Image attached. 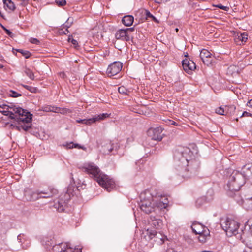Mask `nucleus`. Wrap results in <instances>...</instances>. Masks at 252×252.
Here are the masks:
<instances>
[{
	"mask_svg": "<svg viewBox=\"0 0 252 252\" xmlns=\"http://www.w3.org/2000/svg\"><path fill=\"white\" fill-rule=\"evenodd\" d=\"M189 148L180 147L174 153L176 169L179 176L188 179L198 175L200 163Z\"/></svg>",
	"mask_w": 252,
	"mask_h": 252,
	"instance_id": "nucleus-1",
	"label": "nucleus"
},
{
	"mask_svg": "<svg viewBox=\"0 0 252 252\" xmlns=\"http://www.w3.org/2000/svg\"><path fill=\"white\" fill-rule=\"evenodd\" d=\"M82 169L108 192L111 191L115 187L114 181L110 179L107 175L103 174L94 163L85 164L82 166Z\"/></svg>",
	"mask_w": 252,
	"mask_h": 252,
	"instance_id": "nucleus-2",
	"label": "nucleus"
},
{
	"mask_svg": "<svg viewBox=\"0 0 252 252\" xmlns=\"http://www.w3.org/2000/svg\"><path fill=\"white\" fill-rule=\"evenodd\" d=\"M159 196V195L156 193L155 189H151L141 193L140 196L141 199L139 204L140 209L146 214H149L155 211L154 198H156Z\"/></svg>",
	"mask_w": 252,
	"mask_h": 252,
	"instance_id": "nucleus-3",
	"label": "nucleus"
},
{
	"mask_svg": "<svg viewBox=\"0 0 252 252\" xmlns=\"http://www.w3.org/2000/svg\"><path fill=\"white\" fill-rule=\"evenodd\" d=\"M0 112L4 115L9 116L11 119H18L27 122L31 119V118H28L25 115L24 109L20 107H17L13 105L10 106L6 104L0 105Z\"/></svg>",
	"mask_w": 252,
	"mask_h": 252,
	"instance_id": "nucleus-4",
	"label": "nucleus"
},
{
	"mask_svg": "<svg viewBox=\"0 0 252 252\" xmlns=\"http://www.w3.org/2000/svg\"><path fill=\"white\" fill-rule=\"evenodd\" d=\"M245 183V176L241 173L234 170L228 178L227 189L231 192H238Z\"/></svg>",
	"mask_w": 252,
	"mask_h": 252,
	"instance_id": "nucleus-5",
	"label": "nucleus"
},
{
	"mask_svg": "<svg viewBox=\"0 0 252 252\" xmlns=\"http://www.w3.org/2000/svg\"><path fill=\"white\" fill-rule=\"evenodd\" d=\"M220 224L228 236L231 237L238 234L239 224L234 220L229 218L222 219Z\"/></svg>",
	"mask_w": 252,
	"mask_h": 252,
	"instance_id": "nucleus-6",
	"label": "nucleus"
},
{
	"mask_svg": "<svg viewBox=\"0 0 252 252\" xmlns=\"http://www.w3.org/2000/svg\"><path fill=\"white\" fill-rule=\"evenodd\" d=\"M43 244L45 245L47 248H50L52 247V250L53 252H62L64 249L67 248V243H61L59 244L53 245L54 244V240L50 239V241L49 238H46L43 240Z\"/></svg>",
	"mask_w": 252,
	"mask_h": 252,
	"instance_id": "nucleus-7",
	"label": "nucleus"
},
{
	"mask_svg": "<svg viewBox=\"0 0 252 252\" xmlns=\"http://www.w3.org/2000/svg\"><path fill=\"white\" fill-rule=\"evenodd\" d=\"M25 115H26V116H27L28 118H31V119L27 122L25 121H23L20 119L18 120V119H14L18 122L19 125H20L18 126H16L15 127L16 129L18 130V131H20L21 129H22L24 131H27L32 127L31 122L32 121V114L25 110Z\"/></svg>",
	"mask_w": 252,
	"mask_h": 252,
	"instance_id": "nucleus-8",
	"label": "nucleus"
},
{
	"mask_svg": "<svg viewBox=\"0 0 252 252\" xmlns=\"http://www.w3.org/2000/svg\"><path fill=\"white\" fill-rule=\"evenodd\" d=\"M122 63L120 62H114L109 65L106 73L109 76H113L120 72L122 68Z\"/></svg>",
	"mask_w": 252,
	"mask_h": 252,
	"instance_id": "nucleus-9",
	"label": "nucleus"
},
{
	"mask_svg": "<svg viewBox=\"0 0 252 252\" xmlns=\"http://www.w3.org/2000/svg\"><path fill=\"white\" fill-rule=\"evenodd\" d=\"M109 116V114L107 113H102L100 115H95L94 117L88 119H80L77 120L78 123H81L86 125H91L93 123H95L96 122L108 118Z\"/></svg>",
	"mask_w": 252,
	"mask_h": 252,
	"instance_id": "nucleus-10",
	"label": "nucleus"
},
{
	"mask_svg": "<svg viewBox=\"0 0 252 252\" xmlns=\"http://www.w3.org/2000/svg\"><path fill=\"white\" fill-rule=\"evenodd\" d=\"M239 196L235 194V199L239 204L242 205L247 210H252V196L248 195L245 199H239Z\"/></svg>",
	"mask_w": 252,
	"mask_h": 252,
	"instance_id": "nucleus-11",
	"label": "nucleus"
},
{
	"mask_svg": "<svg viewBox=\"0 0 252 252\" xmlns=\"http://www.w3.org/2000/svg\"><path fill=\"white\" fill-rule=\"evenodd\" d=\"M163 129L161 127H157L155 128H150L148 133L152 137V139L161 141L163 138Z\"/></svg>",
	"mask_w": 252,
	"mask_h": 252,
	"instance_id": "nucleus-12",
	"label": "nucleus"
},
{
	"mask_svg": "<svg viewBox=\"0 0 252 252\" xmlns=\"http://www.w3.org/2000/svg\"><path fill=\"white\" fill-rule=\"evenodd\" d=\"M193 232L196 234H203L204 235H209L210 232L207 227L199 223H193L191 226Z\"/></svg>",
	"mask_w": 252,
	"mask_h": 252,
	"instance_id": "nucleus-13",
	"label": "nucleus"
},
{
	"mask_svg": "<svg viewBox=\"0 0 252 252\" xmlns=\"http://www.w3.org/2000/svg\"><path fill=\"white\" fill-rule=\"evenodd\" d=\"M24 197L28 201H34L39 198H41L39 191L35 192L30 189H27L25 190Z\"/></svg>",
	"mask_w": 252,
	"mask_h": 252,
	"instance_id": "nucleus-14",
	"label": "nucleus"
},
{
	"mask_svg": "<svg viewBox=\"0 0 252 252\" xmlns=\"http://www.w3.org/2000/svg\"><path fill=\"white\" fill-rule=\"evenodd\" d=\"M156 193L157 192L156 191ZM158 195H159V197H158L157 198L154 199V203H155V208L156 207L159 209L165 208L168 205V199L166 197H162L161 194L157 192Z\"/></svg>",
	"mask_w": 252,
	"mask_h": 252,
	"instance_id": "nucleus-15",
	"label": "nucleus"
},
{
	"mask_svg": "<svg viewBox=\"0 0 252 252\" xmlns=\"http://www.w3.org/2000/svg\"><path fill=\"white\" fill-rule=\"evenodd\" d=\"M182 66L184 71L188 74L192 73V71L196 68V65L194 62L188 59H185L183 60Z\"/></svg>",
	"mask_w": 252,
	"mask_h": 252,
	"instance_id": "nucleus-16",
	"label": "nucleus"
},
{
	"mask_svg": "<svg viewBox=\"0 0 252 252\" xmlns=\"http://www.w3.org/2000/svg\"><path fill=\"white\" fill-rule=\"evenodd\" d=\"M58 193V190L53 187H49L47 189H44L39 191L40 198H48L53 197L57 195Z\"/></svg>",
	"mask_w": 252,
	"mask_h": 252,
	"instance_id": "nucleus-17",
	"label": "nucleus"
},
{
	"mask_svg": "<svg viewBox=\"0 0 252 252\" xmlns=\"http://www.w3.org/2000/svg\"><path fill=\"white\" fill-rule=\"evenodd\" d=\"M115 37L117 39L126 41H128L130 39L129 35L127 33L126 30L125 29L118 30L115 34Z\"/></svg>",
	"mask_w": 252,
	"mask_h": 252,
	"instance_id": "nucleus-18",
	"label": "nucleus"
},
{
	"mask_svg": "<svg viewBox=\"0 0 252 252\" xmlns=\"http://www.w3.org/2000/svg\"><path fill=\"white\" fill-rule=\"evenodd\" d=\"M248 34L244 32L243 33H237L235 35V41L238 44L241 45L246 42L248 39Z\"/></svg>",
	"mask_w": 252,
	"mask_h": 252,
	"instance_id": "nucleus-19",
	"label": "nucleus"
},
{
	"mask_svg": "<svg viewBox=\"0 0 252 252\" xmlns=\"http://www.w3.org/2000/svg\"><path fill=\"white\" fill-rule=\"evenodd\" d=\"M241 239L247 247L250 249L252 248V233H248L246 235L243 234Z\"/></svg>",
	"mask_w": 252,
	"mask_h": 252,
	"instance_id": "nucleus-20",
	"label": "nucleus"
},
{
	"mask_svg": "<svg viewBox=\"0 0 252 252\" xmlns=\"http://www.w3.org/2000/svg\"><path fill=\"white\" fill-rule=\"evenodd\" d=\"M151 220L149 221V223L153 227L158 229L161 226L162 224L161 220L156 219L154 217H151Z\"/></svg>",
	"mask_w": 252,
	"mask_h": 252,
	"instance_id": "nucleus-21",
	"label": "nucleus"
},
{
	"mask_svg": "<svg viewBox=\"0 0 252 252\" xmlns=\"http://www.w3.org/2000/svg\"><path fill=\"white\" fill-rule=\"evenodd\" d=\"M134 18L131 15L125 16L122 20V23L126 26H130L133 23Z\"/></svg>",
	"mask_w": 252,
	"mask_h": 252,
	"instance_id": "nucleus-22",
	"label": "nucleus"
},
{
	"mask_svg": "<svg viewBox=\"0 0 252 252\" xmlns=\"http://www.w3.org/2000/svg\"><path fill=\"white\" fill-rule=\"evenodd\" d=\"M243 169L246 176L252 178V164L245 165Z\"/></svg>",
	"mask_w": 252,
	"mask_h": 252,
	"instance_id": "nucleus-23",
	"label": "nucleus"
},
{
	"mask_svg": "<svg viewBox=\"0 0 252 252\" xmlns=\"http://www.w3.org/2000/svg\"><path fill=\"white\" fill-rule=\"evenodd\" d=\"M42 110L45 112H59L60 109L57 107L51 105L45 106L42 107Z\"/></svg>",
	"mask_w": 252,
	"mask_h": 252,
	"instance_id": "nucleus-24",
	"label": "nucleus"
},
{
	"mask_svg": "<svg viewBox=\"0 0 252 252\" xmlns=\"http://www.w3.org/2000/svg\"><path fill=\"white\" fill-rule=\"evenodd\" d=\"M211 56L212 54L206 49L202 50L200 53V57L202 60H205L207 58L211 57Z\"/></svg>",
	"mask_w": 252,
	"mask_h": 252,
	"instance_id": "nucleus-25",
	"label": "nucleus"
},
{
	"mask_svg": "<svg viewBox=\"0 0 252 252\" xmlns=\"http://www.w3.org/2000/svg\"><path fill=\"white\" fill-rule=\"evenodd\" d=\"M4 4L6 5L8 9L11 11H14L16 9L14 3L11 1V0H3Z\"/></svg>",
	"mask_w": 252,
	"mask_h": 252,
	"instance_id": "nucleus-26",
	"label": "nucleus"
},
{
	"mask_svg": "<svg viewBox=\"0 0 252 252\" xmlns=\"http://www.w3.org/2000/svg\"><path fill=\"white\" fill-rule=\"evenodd\" d=\"M154 241L158 243L162 244L164 243L165 237L163 236L161 233H158V234L155 236Z\"/></svg>",
	"mask_w": 252,
	"mask_h": 252,
	"instance_id": "nucleus-27",
	"label": "nucleus"
},
{
	"mask_svg": "<svg viewBox=\"0 0 252 252\" xmlns=\"http://www.w3.org/2000/svg\"><path fill=\"white\" fill-rule=\"evenodd\" d=\"M65 204L64 202L58 201L57 203L54 204L55 208L59 212H62L64 211Z\"/></svg>",
	"mask_w": 252,
	"mask_h": 252,
	"instance_id": "nucleus-28",
	"label": "nucleus"
},
{
	"mask_svg": "<svg viewBox=\"0 0 252 252\" xmlns=\"http://www.w3.org/2000/svg\"><path fill=\"white\" fill-rule=\"evenodd\" d=\"M146 234L150 239H153L158 234V232L155 229L148 228L146 230Z\"/></svg>",
	"mask_w": 252,
	"mask_h": 252,
	"instance_id": "nucleus-29",
	"label": "nucleus"
},
{
	"mask_svg": "<svg viewBox=\"0 0 252 252\" xmlns=\"http://www.w3.org/2000/svg\"><path fill=\"white\" fill-rule=\"evenodd\" d=\"M24 73L26 75L29 77L32 80H34V75L33 72L29 68H26L24 70Z\"/></svg>",
	"mask_w": 252,
	"mask_h": 252,
	"instance_id": "nucleus-30",
	"label": "nucleus"
},
{
	"mask_svg": "<svg viewBox=\"0 0 252 252\" xmlns=\"http://www.w3.org/2000/svg\"><path fill=\"white\" fill-rule=\"evenodd\" d=\"M118 90L120 94L125 95H129V93H130V91L123 86L119 87Z\"/></svg>",
	"mask_w": 252,
	"mask_h": 252,
	"instance_id": "nucleus-31",
	"label": "nucleus"
},
{
	"mask_svg": "<svg viewBox=\"0 0 252 252\" xmlns=\"http://www.w3.org/2000/svg\"><path fill=\"white\" fill-rule=\"evenodd\" d=\"M226 108V115L230 114L231 115L234 113L235 110L236 109V107L234 105H230L228 106H225Z\"/></svg>",
	"mask_w": 252,
	"mask_h": 252,
	"instance_id": "nucleus-32",
	"label": "nucleus"
},
{
	"mask_svg": "<svg viewBox=\"0 0 252 252\" xmlns=\"http://www.w3.org/2000/svg\"><path fill=\"white\" fill-rule=\"evenodd\" d=\"M69 27V26L68 25H63V27L62 29L59 30V33L60 34H67L69 32L68 30V28Z\"/></svg>",
	"mask_w": 252,
	"mask_h": 252,
	"instance_id": "nucleus-33",
	"label": "nucleus"
},
{
	"mask_svg": "<svg viewBox=\"0 0 252 252\" xmlns=\"http://www.w3.org/2000/svg\"><path fill=\"white\" fill-rule=\"evenodd\" d=\"M216 113L221 115H226V108L225 109L222 107H220L216 109Z\"/></svg>",
	"mask_w": 252,
	"mask_h": 252,
	"instance_id": "nucleus-34",
	"label": "nucleus"
},
{
	"mask_svg": "<svg viewBox=\"0 0 252 252\" xmlns=\"http://www.w3.org/2000/svg\"><path fill=\"white\" fill-rule=\"evenodd\" d=\"M202 61H203V63L205 64H206L207 66L212 65L213 64L212 56H211V57L207 58V59H205V60H203Z\"/></svg>",
	"mask_w": 252,
	"mask_h": 252,
	"instance_id": "nucleus-35",
	"label": "nucleus"
},
{
	"mask_svg": "<svg viewBox=\"0 0 252 252\" xmlns=\"http://www.w3.org/2000/svg\"><path fill=\"white\" fill-rule=\"evenodd\" d=\"M205 202V199L204 197H200L197 199L196 201V205L197 207H200L202 204Z\"/></svg>",
	"mask_w": 252,
	"mask_h": 252,
	"instance_id": "nucleus-36",
	"label": "nucleus"
},
{
	"mask_svg": "<svg viewBox=\"0 0 252 252\" xmlns=\"http://www.w3.org/2000/svg\"><path fill=\"white\" fill-rule=\"evenodd\" d=\"M17 51L18 52L21 53L23 56L25 57L26 58H28L31 56V53L27 51H25L22 49H18Z\"/></svg>",
	"mask_w": 252,
	"mask_h": 252,
	"instance_id": "nucleus-37",
	"label": "nucleus"
},
{
	"mask_svg": "<svg viewBox=\"0 0 252 252\" xmlns=\"http://www.w3.org/2000/svg\"><path fill=\"white\" fill-rule=\"evenodd\" d=\"M9 94L11 97H18L19 96H21V94H19V93H18L14 91H13V90L9 91Z\"/></svg>",
	"mask_w": 252,
	"mask_h": 252,
	"instance_id": "nucleus-38",
	"label": "nucleus"
},
{
	"mask_svg": "<svg viewBox=\"0 0 252 252\" xmlns=\"http://www.w3.org/2000/svg\"><path fill=\"white\" fill-rule=\"evenodd\" d=\"M55 3L59 6H63L66 4L65 0H56Z\"/></svg>",
	"mask_w": 252,
	"mask_h": 252,
	"instance_id": "nucleus-39",
	"label": "nucleus"
},
{
	"mask_svg": "<svg viewBox=\"0 0 252 252\" xmlns=\"http://www.w3.org/2000/svg\"><path fill=\"white\" fill-rule=\"evenodd\" d=\"M18 1L19 3L17 5L21 6L22 7H24L29 3V0H18Z\"/></svg>",
	"mask_w": 252,
	"mask_h": 252,
	"instance_id": "nucleus-40",
	"label": "nucleus"
},
{
	"mask_svg": "<svg viewBox=\"0 0 252 252\" xmlns=\"http://www.w3.org/2000/svg\"><path fill=\"white\" fill-rule=\"evenodd\" d=\"M23 87L26 89L27 90L30 91V92L32 93H35V91L36 90V89L34 87H32L28 85H23Z\"/></svg>",
	"mask_w": 252,
	"mask_h": 252,
	"instance_id": "nucleus-41",
	"label": "nucleus"
},
{
	"mask_svg": "<svg viewBox=\"0 0 252 252\" xmlns=\"http://www.w3.org/2000/svg\"><path fill=\"white\" fill-rule=\"evenodd\" d=\"M198 239L199 241L204 243L206 241V237L209 235H204L203 234H199Z\"/></svg>",
	"mask_w": 252,
	"mask_h": 252,
	"instance_id": "nucleus-42",
	"label": "nucleus"
},
{
	"mask_svg": "<svg viewBox=\"0 0 252 252\" xmlns=\"http://www.w3.org/2000/svg\"><path fill=\"white\" fill-rule=\"evenodd\" d=\"M104 149H106V150H104V152H105L107 154H109V153L111 152L113 150V148L109 145H105Z\"/></svg>",
	"mask_w": 252,
	"mask_h": 252,
	"instance_id": "nucleus-43",
	"label": "nucleus"
},
{
	"mask_svg": "<svg viewBox=\"0 0 252 252\" xmlns=\"http://www.w3.org/2000/svg\"><path fill=\"white\" fill-rule=\"evenodd\" d=\"M216 7L222 9L224 11H228L229 10V8L228 6H225L222 5L221 4H219L216 6Z\"/></svg>",
	"mask_w": 252,
	"mask_h": 252,
	"instance_id": "nucleus-44",
	"label": "nucleus"
},
{
	"mask_svg": "<svg viewBox=\"0 0 252 252\" xmlns=\"http://www.w3.org/2000/svg\"><path fill=\"white\" fill-rule=\"evenodd\" d=\"M62 252H75L74 249L71 247L68 244H67V248L64 249Z\"/></svg>",
	"mask_w": 252,
	"mask_h": 252,
	"instance_id": "nucleus-45",
	"label": "nucleus"
},
{
	"mask_svg": "<svg viewBox=\"0 0 252 252\" xmlns=\"http://www.w3.org/2000/svg\"><path fill=\"white\" fill-rule=\"evenodd\" d=\"M1 27H2V29L5 31L6 34L8 35H9L11 37H13V34L12 33V32L10 30L7 29L5 27H4L2 25H1Z\"/></svg>",
	"mask_w": 252,
	"mask_h": 252,
	"instance_id": "nucleus-46",
	"label": "nucleus"
},
{
	"mask_svg": "<svg viewBox=\"0 0 252 252\" xmlns=\"http://www.w3.org/2000/svg\"><path fill=\"white\" fill-rule=\"evenodd\" d=\"M68 40L69 42H71L73 45H76L78 44L77 41L74 39L72 36H69Z\"/></svg>",
	"mask_w": 252,
	"mask_h": 252,
	"instance_id": "nucleus-47",
	"label": "nucleus"
},
{
	"mask_svg": "<svg viewBox=\"0 0 252 252\" xmlns=\"http://www.w3.org/2000/svg\"><path fill=\"white\" fill-rule=\"evenodd\" d=\"M248 224L250 228V232L249 233H252V219L249 220L248 221Z\"/></svg>",
	"mask_w": 252,
	"mask_h": 252,
	"instance_id": "nucleus-48",
	"label": "nucleus"
},
{
	"mask_svg": "<svg viewBox=\"0 0 252 252\" xmlns=\"http://www.w3.org/2000/svg\"><path fill=\"white\" fill-rule=\"evenodd\" d=\"M30 42L32 43L35 44H38L39 43V41L37 39L33 38H31Z\"/></svg>",
	"mask_w": 252,
	"mask_h": 252,
	"instance_id": "nucleus-49",
	"label": "nucleus"
},
{
	"mask_svg": "<svg viewBox=\"0 0 252 252\" xmlns=\"http://www.w3.org/2000/svg\"><path fill=\"white\" fill-rule=\"evenodd\" d=\"M71 187H69L67 190L66 193L65 195H68V196L70 197V195H72L73 196V194H72Z\"/></svg>",
	"mask_w": 252,
	"mask_h": 252,
	"instance_id": "nucleus-50",
	"label": "nucleus"
},
{
	"mask_svg": "<svg viewBox=\"0 0 252 252\" xmlns=\"http://www.w3.org/2000/svg\"><path fill=\"white\" fill-rule=\"evenodd\" d=\"M73 147H75V148L79 147V148H82L81 147L79 146L78 144H75L73 142L70 143L69 144V148H73Z\"/></svg>",
	"mask_w": 252,
	"mask_h": 252,
	"instance_id": "nucleus-51",
	"label": "nucleus"
},
{
	"mask_svg": "<svg viewBox=\"0 0 252 252\" xmlns=\"http://www.w3.org/2000/svg\"><path fill=\"white\" fill-rule=\"evenodd\" d=\"M252 117V114L249 112H247V111H244L241 116V117Z\"/></svg>",
	"mask_w": 252,
	"mask_h": 252,
	"instance_id": "nucleus-52",
	"label": "nucleus"
},
{
	"mask_svg": "<svg viewBox=\"0 0 252 252\" xmlns=\"http://www.w3.org/2000/svg\"><path fill=\"white\" fill-rule=\"evenodd\" d=\"M145 15L147 18H152V16H153L152 14H151V13L148 10L145 11Z\"/></svg>",
	"mask_w": 252,
	"mask_h": 252,
	"instance_id": "nucleus-53",
	"label": "nucleus"
},
{
	"mask_svg": "<svg viewBox=\"0 0 252 252\" xmlns=\"http://www.w3.org/2000/svg\"><path fill=\"white\" fill-rule=\"evenodd\" d=\"M247 106L252 108V99L248 101V102L247 103Z\"/></svg>",
	"mask_w": 252,
	"mask_h": 252,
	"instance_id": "nucleus-54",
	"label": "nucleus"
},
{
	"mask_svg": "<svg viewBox=\"0 0 252 252\" xmlns=\"http://www.w3.org/2000/svg\"><path fill=\"white\" fill-rule=\"evenodd\" d=\"M151 18L152 19L153 21H154L155 22L157 23H159V21L155 16H153Z\"/></svg>",
	"mask_w": 252,
	"mask_h": 252,
	"instance_id": "nucleus-55",
	"label": "nucleus"
},
{
	"mask_svg": "<svg viewBox=\"0 0 252 252\" xmlns=\"http://www.w3.org/2000/svg\"><path fill=\"white\" fill-rule=\"evenodd\" d=\"M169 124L172 125H177L176 122L170 120H169Z\"/></svg>",
	"mask_w": 252,
	"mask_h": 252,
	"instance_id": "nucleus-56",
	"label": "nucleus"
},
{
	"mask_svg": "<svg viewBox=\"0 0 252 252\" xmlns=\"http://www.w3.org/2000/svg\"><path fill=\"white\" fill-rule=\"evenodd\" d=\"M166 252H177L175 251L174 249H173L172 248H170V249H167V250L166 251Z\"/></svg>",
	"mask_w": 252,
	"mask_h": 252,
	"instance_id": "nucleus-57",
	"label": "nucleus"
},
{
	"mask_svg": "<svg viewBox=\"0 0 252 252\" xmlns=\"http://www.w3.org/2000/svg\"><path fill=\"white\" fill-rule=\"evenodd\" d=\"M125 30H126L127 33H128V32L129 31H133L134 28H126Z\"/></svg>",
	"mask_w": 252,
	"mask_h": 252,
	"instance_id": "nucleus-58",
	"label": "nucleus"
},
{
	"mask_svg": "<svg viewBox=\"0 0 252 252\" xmlns=\"http://www.w3.org/2000/svg\"><path fill=\"white\" fill-rule=\"evenodd\" d=\"M155 2L160 4L162 2V0H154Z\"/></svg>",
	"mask_w": 252,
	"mask_h": 252,
	"instance_id": "nucleus-59",
	"label": "nucleus"
},
{
	"mask_svg": "<svg viewBox=\"0 0 252 252\" xmlns=\"http://www.w3.org/2000/svg\"><path fill=\"white\" fill-rule=\"evenodd\" d=\"M64 75H65V74L64 72H62L60 73V76L63 78L64 77Z\"/></svg>",
	"mask_w": 252,
	"mask_h": 252,
	"instance_id": "nucleus-60",
	"label": "nucleus"
},
{
	"mask_svg": "<svg viewBox=\"0 0 252 252\" xmlns=\"http://www.w3.org/2000/svg\"><path fill=\"white\" fill-rule=\"evenodd\" d=\"M3 67V66L0 64V68H2Z\"/></svg>",
	"mask_w": 252,
	"mask_h": 252,
	"instance_id": "nucleus-61",
	"label": "nucleus"
},
{
	"mask_svg": "<svg viewBox=\"0 0 252 252\" xmlns=\"http://www.w3.org/2000/svg\"><path fill=\"white\" fill-rule=\"evenodd\" d=\"M175 30H176V32H177L178 31V28H176Z\"/></svg>",
	"mask_w": 252,
	"mask_h": 252,
	"instance_id": "nucleus-62",
	"label": "nucleus"
}]
</instances>
